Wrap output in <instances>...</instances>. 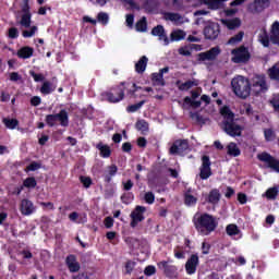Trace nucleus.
I'll use <instances>...</instances> for the list:
<instances>
[{"label":"nucleus","instance_id":"nucleus-62","mask_svg":"<svg viewBox=\"0 0 279 279\" xmlns=\"http://www.w3.org/2000/svg\"><path fill=\"white\" fill-rule=\"evenodd\" d=\"M27 171H38L40 169V163L33 161L26 167Z\"/></svg>","mask_w":279,"mask_h":279},{"label":"nucleus","instance_id":"nucleus-23","mask_svg":"<svg viewBox=\"0 0 279 279\" xmlns=\"http://www.w3.org/2000/svg\"><path fill=\"white\" fill-rule=\"evenodd\" d=\"M117 173H119V167H117V165L113 163L111 166H108L107 172L102 175L104 182L110 184V182H112V179L114 178V175H117Z\"/></svg>","mask_w":279,"mask_h":279},{"label":"nucleus","instance_id":"nucleus-46","mask_svg":"<svg viewBox=\"0 0 279 279\" xmlns=\"http://www.w3.org/2000/svg\"><path fill=\"white\" fill-rule=\"evenodd\" d=\"M243 36H245V33L243 31L239 32L229 39V45H236V43H241V40H243Z\"/></svg>","mask_w":279,"mask_h":279},{"label":"nucleus","instance_id":"nucleus-22","mask_svg":"<svg viewBox=\"0 0 279 279\" xmlns=\"http://www.w3.org/2000/svg\"><path fill=\"white\" fill-rule=\"evenodd\" d=\"M175 86H178L179 90H191V88L195 87V86H199V81L193 78L192 81L189 80L185 83H182V81H177L175 82Z\"/></svg>","mask_w":279,"mask_h":279},{"label":"nucleus","instance_id":"nucleus-34","mask_svg":"<svg viewBox=\"0 0 279 279\" xmlns=\"http://www.w3.org/2000/svg\"><path fill=\"white\" fill-rule=\"evenodd\" d=\"M225 25L228 29H238V27H241V19L234 17L232 20H227L225 21Z\"/></svg>","mask_w":279,"mask_h":279},{"label":"nucleus","instance_id":"nucleus-20","mask_svg":"<svg viewBox=\"0 0 279 279\" xmlns=\"http://www.w3.org/2000/svg\"><path fill=\"white\" fill-rule=\"evenodd\" d=\"M20 210L22 215L28 217V215L34 214V210H36V208L34 207V203H32V201L24 198L21 202Z\"/></svg>","mask_w":279,"mask_h":279},{"label":"nucleus","instance_id":"nucleus-64","mask_svg":"<svg viewBox=\"0 0 279 279\" xmlns=\"http://www.w3.org/2000/svg\"><path fill=\"white\" fill-rule=\"evenodd\" d=\"M72 279H90V277L88 276L87 271H84L73 276Z\"/></svg>","mask_w":279,"mask_h":279},{"label":"nucleus","instance_id":"nucleus-47","mask_svg":"<svg viewBox=\"0 0 279 279\" xmlns=\"http://www.w3.org/2000/svg\"><path fill=\"white\" fill-rule=\"evenodd\" d=\"M80 182L83 184L84 189H90V186H93V179H90V177L81 175Z\"/></svg>","mask_w":279,"mask_h":279},{"label":"nucleus","instance_id":"nucleus-1","mask_svg":"<svg viewBox=\"0 0 279 279\" xmlns=\"http://www.w3.org/2000/svg\"><path fill=\"white\" fill-rule=\"evenodd\" d=\"M143 89V87L136 85V83L122 82L120 85L113 86L104 93V97L109 104H119L125 99V90L128 95L134 97L137 90Z\"/></svg>","mask_w":279,"mask_h":279},{"label":"nucleus","instance_id":"nucleus-61","mask_svg":"<svg viewBox=\"0 0 279 279\" xmlns=\"http://www.w3.org/2000/svg\"><path fill=\"white\" fill-rule=\"evenodd\" d=\"M40 104H43L40 96H34L31 98V106L38 107Z\"/></svg>","mask_w":279,"mask_h":279},{"label":"nucleus","instance_id":"nucleus-43","mask_svg":"<svg viewBox=\"0 0 279 279\" xmlns=\"http://www.w3.org/2000/svg\"><path fill=\"white\" fill-rule=\"evenodd\" d=\"M120 199L122 204H132V202H134V193L125 192L121 195Z\"/></svg>","mask_w":279,"mask_h":279},{"label":"nucleus","instance_id":"nucleus-28","mask_svg":"<svg viewBox=\"0 0 279 279\" xmlns=\"http://www.w3.org/2000/svg\"><path fill=\"white\" fill-rule=\"evenodd\" d=\"M147 62H149V59L146 56L141 57L140 60L135 63L136 73H145V70L147 69Z\"/></svg>","mask_w":279,"mask_h":279},{"label":"nucleus","instance_id":"nucleus-6","mask_svg":"<svg viewBox=\"0 0 279 279\" xmlns=\"http://www.w3.org/2000/svg\"><path fill=\"white\" fill-rule=\"evenodd\" d=\"M231 56V62H233V64H247L250 58H252L250 50L245 46H240L239 48L233 49Z\"/></svg>","mask_w":279,"mask_h":279},{"label":"nucleus","instance_id":"nucleus-14","mask_svg":"<svg viewBox=\"0 0 279 279\" xmlns=\"http://www.w3.org/2000/svg\"><path fill=\"white\" fill-rule=\"evenodd\" d=\"M199 265V256L192 254L185 263V271L189 276H193L197 271Z\"/></svg>","mask_w":279,"mask_h":279},{"label":"nucleus","instance_id":"nucleus-27","mask_svg":"<svg viewBox=\"0 0 279 279\" xmlns=\"http://www.w3.org/2000/svg\"><path fill=\"white\" fill-rule=\"evenodd\" d=\"M227 154L232 158H239V156H241V148H239L236 143L231 142L227 146Z\"/></svg>","mask_w":279,"mask_h":279},{"label":"nucleus","instance_id":"nucleus-7","mask_svg":"<svg viewBox=\"0 0 279 279\" xmlns=\"http://www.w3.org/2000/svg\"><path fill=\"white\" fill-rule=\"evenodd\" d=\"M145 213H147V207L141 205L135 206L134 210L130 214V226L136 228L138 223L145 221Z\"/></svg>","mask_w":279,"mask_h":279},{"label":"nucleus","instance_id":"nucleus-33","mask_svg":"<svg viewBox=\"0 0 279 279\" xmlns=\"http://www.w3.org/2000/svg\"><path fill=\"white\" fill-rule=\"evenodd\" d=\"M2 123L5 125L8 130H16V128H19V121L14 118H3Z\"/></svg>","mask_w":279,"mask_h":279},{"label":"nucleus","instance_id":"nucleus-37","mask_svg":"<svg viewBox=\"0 0 279 279\" xmlns=\"http://www.w3.org/2000/svg\"><path fill=\"white\" fill-rule=\"evenodd\" d=\"M264 138L266 143H272V141H276V131L274 129H265Z\"/></svg>","mask_w":279,"mask_h":279},{"label":"nucleus","instance_id":"nucleus-60","mask_svg":"<svg viewBox=\"0 0 279 279\" xmlns=\"http://www.w3.org/2000/svg\"><path fill=\"white\" fill-rule=\"evenodd\" d=\"M144 274L145 276H154V274H156V266H146V268L144 269Z\"/></svg>","mask_w":279,"mask_h":279},{"label":"nucleus","instance_id":"nucleus-32","mask_svg":"<svg viewBox=\"0 0 279 279\" xmlns=\"http://www.w3.org/2000/svg\"><path fill=\"white\" fill-rule=\"evenodd\" d=\"M268 76L270 77V80H272L274 82H279V64L276 63L275 65H272L269 70H268Z\"/></svg>","mask_w":279,"mask_h":279},{"label":"nucleus","instance_id":"nucleus-29","mask_svg":"<svg viewBox=\"0 0 279 279\" xmlns=\"http://www.w3.org/2000/svg\"><path fill=\"white\" fill-rule=\"evenodd\" d=\"M186 38V32L182 29L172 31L170 34V40L172 43H180V40H184Z\"/></svg>","mask_w":279,"mask_h":279},{"label":"nucleus","instance_id":"nucleus-18","mask_svg":"<svg viewBox=\"0 0 279 279\" xmlns=\"http://www.w3.org/2000/svg\"><path fill=\"white\" fill-rule=\"evenodd\" d=\"M151 36H157L159 40H163V45H169V37L167 36V33L165 32V26L157 25L155 26L151 32Z\"/></svg>","mask_w":279,"mask_h":279},{"label":"nucleus","instance_id":"nucleus-54","mask_svg":"<svg viewBox=\"0 0 279 279\" xmlns=\"http://www.w3.org/2000/svg\"><path fill=\"white\" fill-rule=\"evenodd\" d=\"M29 75L33 77L34 82H45V75L43 74H38L34 71H31Z\"/></svg>","mask_w":279,"mask_h":279},{"label":"nucleus","instance_id":"nucleus-11","mask_svg":"<svg viewBox=\"0 0 279 279\" xmlns=\"http://www.w3.org/2000/svg\"><path fill=\"white\" fill-rule=\"evenodd\" d=\"M203 34L206 40H217L219 34H221V26L218 23H211L205 26Z\"/></svg>","mask_w":279,"mask_h":279},{"label":"nucleus","instance_id":"nucleus-26","mask_svg":"<svg viewBox=\"0 0 279 279\" xmlns=\"http://www.w3.org/2000/svg\"><path fill=\"white\" fill-rule=\"evenodd\" d=\"M96 149L100 151L101 158H110V156H112V150L110 149V146L104 144L102 142L96 145Z\"/></svg>","mask_w":279,"mask_h":279},{"label":"nucleus","instance_id":"nucleus-39","mask_svg":"<svg viewBox=\"0 0 279 279\" xmlns=\"http://www.w3.org/2000/svg\"><path fill=\"white\" fill-rule=\"evenodd\" d=\"M20 25L26 29L32 27V14H22Z\"/></svg>","mask_w":279,"mask_h":279},{"label":"nucleus","instance_id":"nucleus-17","mask_svg":"<svg viewBox=\"0 0 279 279\" xmlns=\"http://www.w3.org/2000/svg\"><path fill=\"white\" fill-rule=\"evenodd\" d=\"M251 87L258 88L257 93H263V90H267V81L265 80V75H255L252 78Z\"/></svg>","mask_w":279,"mask_h":279},{"label":"nucleus","instance_id":"nucleus-45","mask_svg":"<svg viewBox=\"0 0 279 279\" xmlns=\"http://www.w3.org/2000/svg\"><path fill=\"white\" fill-rule=\"evenodd\" d=\"M190 118L192 121H196V123H201L202 125L206 123V120H204V117L199 112H190Z\"/></svg>","mask_w":279,"mask_h":279},{"label":"nucleus","instance_id":"nucleus-48","mask_svg":"<svg viewBox=\"0 0 279 279\" xmlns=\"http://www.w3.org/2000/svg\"><path fill=\"white\" fill-rule=\"evenodd\" d=\"M278 187H270L266 191L267 199H276L278 197Z\"/></svg>","mask_w":279,"mask_h":279},{"label":"nucleus","instance_id":"nucleus-55","mask_svg":"<svg viewBox=\"0 0 279 279\" xmlns=\"http://www.w3.org/2000/svg\"><path fill=\"white\" fill-rule=\"evenodd\" d=\"M8 36H9V38H11V39H16V38H19V28H16V27H11V28H9V34H8Z\"/></svg>","mask_w":279,"mask_h":279},{"label":"nucleus","instance_id":"nucleus-15","mask_svg":"<svg viewBox=\"0 0 279 279\" xmlns=\"http://www.w3.org/2000/svg\"><path fill=\"white\" fill-rule=\"evenodd\" d=\"M269 0H254L248 4V10L253 14H260L266 8H269Z\"/></svg>","mask_w":279,"mask_h":279},{"label":"nucleus","instance_id":"nucleus-35","mask_svg":"<svg viewBox=\"0 0 279 279\" xmlns=\"http://www.w3.org/2000/svg\"><path fill=\"white\" fill-rule=\"evenodd\" d=\"M53 90H56V88H53V84H51V82L49 81L44 82V84L40 87L41 95H51Z\"/></svg>","mask_w":279,"mask_h":279},{"label":"nucleus","instance_id":"nucleus-9","mask_svg":"<svg viewBox=\"0 0 279 279\" xmlns=\"http://www.w3.org/2000/svg\"><path fill=\"white\" fill-rule=\"evenodd\" d=\"M213 162L210 161V157L208 155H204L202 157V165L199 167V178L202 180H208L213 175V169L210 166Z\"/></svg>","mask_w":279,"mask_h":279},{"label":"nucleus","instance_id":"nucleus-10","mask_svg":"<svg viewBox=\"0 0 279 279\" xmlns=\"http://www.w3.org/2000/svg\"><path fill=\"white\" fill-rule=\"evenodd\" d=\"M257 158L260 162H266L268 169L279 173V160L276 159V157L271 156L269 153H262L257 155Z\"/></svg>","mask_w":279,"mask_h":279},{"label":"nucleus","instance_id":"nucleus-5","mask_svg":"<svg viewBox=\"0 0 279 279\" xmlns=\"http://www.w3.org/2000/svg\"><path fill=\"white\" fill-rule=\"evenodd\" d=\"M45 121L48 128H54L58 121L61 128H69V112L66 109H61L57 114H47Z\"/></svg>","mask_w":279,"mask_h":279},{"label":"nucleus","instance_id":"nucleus-53","mask_svg":"<svg viewBox=\"0 0 279 279\" xmlns=\"http://www.w3.org/2000/svg\"><path fill=\"white\" fill-rule=\"evenodd\" d=\"M144 201L146 204H154V202H156V195L153 194V192H146L144 194Z\"/></svg>","mask_w":279,"mask_h":279},{"label":"nucleus","instance_id":"nucleus-4","mask_svg":"<svg viewBox=\"0 0 279 279\" xmlns=\"http://www.w3.org/2000/svg\"><path fill=\"white\" fill-rule=\"evenodd\" d=\"M231 88L235 97H239L240 99H247L252 93V83H250V78L238 75L232 78Z\"/></svg>","mask_w":279,"mask_h":279},{"label":"nucleus","instance_id":"nucleus-8","mask_svg":"<svg viewBox=\"0 0 279 279\" xmlns=\"http://www.w3.org/2000/svg\"><path fill=\"white\" fill-rule=\"evenodd\" d=\"M189 151V140H177L170 147L171 156H184Z\"/></svg>","mask_w":279,"mask_h":279},{"label":"nucleus","instance_id":"nucleus-19","mask_svg":"<svg viewBox=\"0 0 279 279\" xmlns=\"http://www.w3.org/2000/svg\"><path fill=\"white\" fill-rule=\"evenodd\" d=\"M160 8V1L158 0H146L143 3V9L147 14H155Z\"/></svg>","mask_w":279,"mask_h":279},{"label":"nucleus","instance_id":"nucleus-30","mask_svg":"<svg viewBox=\"0 0 279 279\" xmlns=\"http://www.w3.org/2000/svg\"><path fill=\"white\" fill-rule=\"evenodd\" d=\"M23 189H28L29 191L36 189L38 186V181H36L35 177H27L22 184Z\"/></svg>","mask_w":279,"mask_h":279},{"label":"nucleus","instance_id":"nucleus-42","mask_svg":"<svg viewBox=\"0 0 279 279\" xmlns=\"http://www.w3.org/2000/svg\"><path fill=\"white\" fill-rule=\"evenodd\" d=\"M228 0H209V4L207 7L209 10H219Z\"/></svg>","mask_w":279,"mask_h":279},{"label":"nucleus","instance_id":"nucleus-58","mask_svg":"<svg viewBox=\"0 0 279 279\" xmlns=\"http://www.w3.org/2000/svg\"><path fill=\"white\" fill-rule=\"evenodd\" d=\"M210 247H211L210 243L203 242L202 243V254H204L205 256L210 254Z\"/></svg>","mask_w":279,"mask_h":279},{"label":"nucleus","instance_id":"nucleus-36","mask_svg":"<svg viewBox=\"0 0 279 279\" xmlns=\"http://www.w3.org/2000/svg\"><path fill=\"white\" fill-rule=\"evenodd\" d=\"M135 128L138 132H149V122L147 120H138L135 123Z\"/></svg>","mask_w":279,"mask_h":279},{"label":"nucleus","instance_id":"nucleus-3","mask_svg":"<svg viewBox=\"0 0 279 279\" xmlns=\"http://www.w3.org/2000/svg\"><path fill=\"white\" fill-rule=\"evenodd\" d=\"M194 228L202 236H208L211 232L217 230L219 222L217 218L210 214H202L193 219Z\"/></svg>","mask_w":279,"mask_h":279},{"label":"nucleus","instance_id":"nucleus-21","mask_svg":"<svg viewBox=\"0 0 279 279\" xmlns=\"http://www.w3.org/2000/svg\"><path fill=\"white\" fill-rule=\"evenodd\" d=\"M206 202L213 206H217L221 202V192L219 189H211L206 197Z\"/></svg>","mask_w":279,"mask_h":279},{"label":"nucleus","instance_id":"nucleus-52","mask_svg":"<svg viewBox=\"0 0 279 279\" xmlns=\"http://www.w3.org/2000/svg\"><path fill=\"white\" fill-rule=\"evenodd\" d=\"M184 104H189L192 108H199L202 106L201 100H192L189 96L184 98Z\"/></svg>","mask_w":279,"mask_h":279},{"label":"nucleus","instance_id":"nucleus-41","mask_svg":"<svg viewBox=\"0 0 279 279\" xmlns=\"http://www.w3.org/2000/svg\"><path fill=\"white\" fill-rule=\"evenodd\" d=\"M226 232L229 236H236L241 232L236 225H228L226 228Z\"/></svg>","mask_w":279,"mask_h":279},{"label":"nucleus","instance_id":"nucleus-16","mask_svg":"<svg viewBox=\"0 0 279 279\" xmlns=\"http://www.w3.org/2000/svg\"><path fill=\"white\" fill-rule=\"evenodd\" d=\"M65 265H66L70 274H77V271H80V269H82L80 262H77V256H75L74 254H70L66 256Z\"/></svg>","mask_w":279,"mask_h":279},{"label":"nucleus","instance_id":"nucleus-63","mask_svg":"<svg viewBox=\"0 0 279 279\" xmlns=\"http://www.w3.org/2000/svg\"><path fill=\"white\" fill-rule=\"evenodd\" d=\"M20 80H23V76L19 74V72H11L10 73V81L11 82H20Z\"/></svg>","mask_w":279,"mask_h":279},{"label":"nucleus","instance_id":"nucleus-57","mask_svg":"<svg viewBox=\"0 0 279 279\" xmlns=\"http://www.w3.org/2000/svg\"><path fill=\"white\" fill-rule=\"evenodd\" d=\"M269 40H271V37L269 38L267 31H265L264 35L262 36L260 43L264 47H269Z\"/></svg>","mask_w":279,"mask_h":279},{"label":"nucleus","instance_id":"nucleus-44","mask_svg":"<svg viewBox=\"0 0 279 279\" xmlns=\"http://www.w3.org/2000/svg\"><path fill=\"white\" fill-rule=\"evenodd\" d=\"M151 80H153V82H156L157 84H159V86H165V76L162 75V73H160V72L153 73Z\"/></svg>","mask_w":279,"mask_h":279},{"label":"nucleus","instance_id":"nucleus-38","mask_svg":"<svg viewBox=\"0 0 279 279\" xmlns=\"http://www.w3.org/2000/svg\"><path fill=\"white\" fill-rule=\"evenodd\" d=\"M136 32H147V17L143 16L140 21L135 24Z\"/></svg>","mask_w":279,"mask_h":279},{"label":"nucleus","instance_id":"nucleus-56","mask_svg":"<svg viewBox=\"0 0 279 279\" xmlns=\"http://www.w3.org/2000/svg\"><path fill=\"white\" fill-rule=\"evenodd\" d=\"M123 191L130 192L132 189H134V182L129 179L126 182H122Z\"/></svg>","mask_w":279,"mask_h":279},{"label":"nucleus","instance_id":"nucleus-50","mask_svg":"<svg viewBox=\"0 0 279 279\" xmlns=\"http://www.w3.org/2000/svg\"><path fill=\"white\" fill-rule=\"evenodd\" d=\"M98 23H101L102 25H108V21H110V17L108 16V13L106 12H99L97 15Z\"/></svg>","mask_w":279,"mask_h":279},{"label":"nucleus","instance_id":"nucleus-2","mask_svg":"<svg viewBox=\"0 0 279 279\" xmlns=\"http://www.w3.org/2000/svg\"><path fill=\"white\" fill-rule=\"evenodd\" d=\"M220 114L223 118V132H226L228 136L236 138V136H241V134H243V126L236 123V121L234 120V112H232L230 107L223 106L220 109Z\"/></svg>","mask_w":279,"mask_h":279},{"label":"nucleus","instance_id":"nucleus-24","mask_svg":"<svg viewBox=\"0 0 279 279\" xmlns=\"http://www.w3.org/2000/svg\"><path fill=\"white\" fill-rule=\"evenodd\" d=\"M34 56V48L24 46L17 50V58L22 60H29Z\"/></svg>","mask_w":279,"mask_h":279},{"label":"nucleus","instance_id":"nucleus-49","mask_svg":"<svg viewBox=\"0 0 279 279\" xmlns=\"http://www.w3.org/2000/svg\"><path fill=\"white\" fill-rule=\"evenodd\" d=\"M165 19H166V21L178 22L182 19V15H180L179 13L167 12V13H165Z\"/></svg>","mask_w":279,"mask_h":279},{"label":"nucleus","instance_id":"nucleus-12","mask_svg":"<svg viewBox=\"0 0 279 279\" xmlns=\"http://www.w3.org/2000/svg\"><path fill=\"white\" fill-rule=\"evenodd\" d=\"M157 267L159 269H162L166 278H178V266L175 265H169V262L162 260L157 264Z\"/></svg>","mask_w":279,"mask_h":279},{"label":"nucleus","instance_id":"nucleus-31","mask_svg":"<svg viewBox=\"0 0 279 279\" xmlns=\"http://www.w3.org/2000/svg\"><path fill=\"white\" fill-rule=\"evenodd\" d=\"M184 204L185 206H195L197 204V197L191 194V190H187L184 193Z\"/></svg>","mask_w":279,"mask_h":279},{"label":"nucleus","instance_id":"nucleus-51","mask_svg":"<svg viewBox=\"0 0 279 279\" xmlns=\"http://www.w3.org/2000/svg\"><path fill=\"white\" fill-rule=\"evenodd\" d=\"M36 32H38V26H32L29 31H23L22 36L23 38H32L36 35Z\"/></svg>","mask_w":279,"mask_h":279},{"label":"nucleus","instance_id":"nucleus-59","mask_svg":"<svg viewBox=\"0 0 279 279\" xmlns=\"http://www.w3.org/2000/svg\"><path fill=\"white\" fill-rule=\"evenodd\" d=\"M136 265V263L132 262V260H128L125 263V271L126 274H132V271H134V266Z\"/></svg>","mask_w":279,"mask_h":279},{"label":"nucleus","instance_id":"nucleus-40","mask_svg":"<svg viewBox=\"0 0 279 279\" xmlns=\"http://www.w3.org/2000/svg\"><path fill=\"white\" fill-rule=\"evenodd\" d=\"M146 104V100H142L137 104H134V105H130L126 107V112H138V110H141L143 108V106H145Z\"/></svg>","mask_w":279,"mask_h":279},{"label":"nucleus","instance_id":"nucleus-25","mask_svg":"<svg viewBox=\"0 0 279 279\" xmlns=\"http://www.w3.org/2000/svg\"><path fill=\"white\" fill-rule=\"evenodd\" d=\"M270 43H272V45H279V22L278 21L274 22L271 25Z\"/></svg>","mask_w":279,"mask_h":279},{"label":"nucleus","instance_id":"nucleus-13","mask_svg":"<svg viewBox=\"0 0 279 279\" xmlns=\"http://www.w3.org/2000/svg\"><path fill=\"white\" fill-rule=\"evenodd\" d=\"M220 53H221V48H219V46H216L205 52H199L198 60L199 62H206V60L213 62L217 60Z\"/></svg>","mask_w":279,"mask_h":279}]
</instances>
